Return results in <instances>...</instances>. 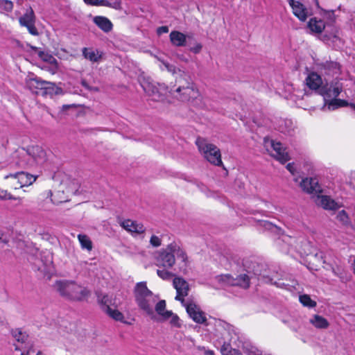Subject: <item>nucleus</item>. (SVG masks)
<instances>
[{
	"label": "nucleus",
	"instance_id": "f257e3e1",
	"mask_svg": "<svg viewBox=\"0 0 355 355\" xmlns=\"http://www.w3.org/2000/svg\"><path fill=\"white\" fill-rule=\"evenodd\" d=\"M134 295L138 307L150 316L151 320H157L153 306L156 302L157 297L148 288L146 282L136 284Z\"/></svg>",
	"mask_w": 355,
	"mask_h": 355
},
{
	"label": "nucleus",
	"instance_id": "f03ea898",
	"mask_svg": "<svg viewBox=\"0 0 355 355\" xmlns=\"http://www.w3.org/2000/svg\"><path fill=\"white\" fill-rule=\"evenodd\" d=\"M56 288L60 295L71 300L87 301L91 295V291L87 287L77 284L74 282L57 281Z\"/></svg>",
	"mask_w": 355,
	"mask_h": 355
},
{
	"label": "nucleus",
	"instance_id": "7ed1b4c3",
	"mask_svg": "<svg viewBox=\"0 0 355 355\" xmlns=\"http://www.w3.org/2000/svg\"><path fill=\"white\" fill-rule=\"evenodd\" d=\"M196 144L200 153L210 164L218 166L223 164L220 150L216 145L208 143L201 137L197 138Z\"/></svg>",
	"mask_w": 355,
	"mask_h": 355
},
{
	"label": "nucleus",
	"instance_id": "20e7f679",
	"mask_svg": "<svg viewBox=\"0 0 355 355\" xmlns=\"http://www.w3.org/2000/svg\"><path fill=\"white\" fill-rule=\"evenodd\" d=\"M141 85L144 91L155 101H163L168 92V87L165 84H159L144 80Z\"/></svg>",
	"mask_w": 355,
	"mask_h": 355
},
{
	"label": "nucleus",
	"instance_id": "39448f33",
	"mask_svg": "<svg viewBox=\"0 0 355 355\" xmlns=\"http://www.w3.org/2000/svg\"><path fill=\"white\" fill-rule=\"evenodd\" d=\"M175 249V243H171L165 249L160 250L156 257V265L164 268H171L175 263L173 251Z\"/></svg>",
	"mask_w": 355,
	"mask_h": 355
},
{
	"label": "nucleus",
	"instance_id": "423d86ee",
	"mask_svg": "<svg viewBox=\"0 0 355 355\" xmlns=\"http://www.w3.org/2000/svg\"><path fill=\"white\" fill-rule=\"evenodd\" d=\"M6 178H12L15 182L13 186L15 189L31 185L37 179V176L24 171H18L15 173H9Z\"/></svg>",
	"mask_w": 355,
	"mask_h": 355
},
{
	"label": "nucleus",
	"instance_id": "0eeeda50",
	"mask_svg": "<svg viewBox=\"0 0 355 355\" xmlns=\"http://www.w3.org/2000/svg\"><path fill=\"white\" fill-rule=\"evenodd\" d=\"M247 264H248V262L244 263V266L247 267L248 272H249V273L252 272L254 275H256V276H257L259 277H261L263 279H265L266 282H268V283H270L272 284H275L278 287H282H282L286 286V284L284 283H280V282H272V279L266 275V266L264 264L259 263H257V262H251V263L249 266H248Z\"/></svg>",
	"mask_w": 355,
	"mask_h": 355
},
{
	"label": "nucleus",
	"instance_id": "6e6552de",
	"mask_svg": "<svg viewBox=\"0 0 355 355\" xmlns=\"http://www.w3.org/2000/svg\"><path fill=\"white\" fill-rule=\"evenodd\" d=\"M218 279L219 282L229 286H239L245 289L250 287V277L245 274L238 275L236 278L229 274L221 275L218 277Z\"/></svg>",
	"mask_w": 355,
	"mask_h": 355
},
{
	"label": "nucleus",
	"instance_id": "1a4fd4ad",
	"mask_svg": "<svg viewBox=\"0 0 355 355\" xmlns=\"http://www.w3.org/2000/svg\"><path fill=\"white\" fill-rule=\"evenodd\" d=\"M35 20L36 17L33 8L28 6L24 14L19 17V22L21 26L26 27L31 35L37 36L39 32L35 25Z\"/></svg>",
	"mask_w": 355,
	"mask_h": 355
},
{
	"label": "nucleus",
	"instance_id": "9d476101",
	"mask_svg": "<svg viewBox=\"0 0 355 355\" xmlns=\"http://www.w3.org/2000/svg\"><path fill=\"white\" fill-rule=\"evenodd\" d=\"M343 84L339 81H331L329 84L323 85L319 90L318 94L324 97L325 102L327 98H336L343 92Z\"/></svg>",
	"mask_w": 355,
	"mask_h": 355
},
{
	"label": "nucleus",
	"instance_id": "9b49d317",
	"mask_svg": "<svg viewBox=\"0 0 355 355\" xmlns=\"http://www.w3.org/2000/svg\"><path fill=\"white\" fill-rule=\"evenodd\" d=\"M187 312L189 317L198 324L207 325L205 313L200 310V307L192 301L184 304Z\"/></svg>",
	"mask_w": 355,
	"mask_h": 355
},
{
	"label": "nucleus",
	"instance_id": "f8f14e48",
	"mask_svg": "<svg viewBox=\"0 0 355 355\" xmlns=\"http://www.w3.org/2000/svg\"><path fill=\"white\" fill-rule=\"evenodd\" d=\"M27 150L28 155L33 165L42 164L46 160V153L45 150L40 146H28Z\"/></svg>",
	"mask_w": 355,
	"mask_h": 355
},
{
	"label": "nucleus",
	"instance_id": "ddd939ff",
	"mask_svg": "<svg viewBox=\"0 0 355 355\" xmlns=\"http://www.w3.org/2000/svg\"><path fill=\"white\" fill-rule=\"evenodd\" d=\"M169 38L171 44L176 47L186 46L191 45L192 36L190 35H185L178 31H173L169 35Z\"/></svg>",
	"mask_w": 355,
	"mask_h": 355
},
{
	"label": "nucleus",
	"instance_id": "4468645a",
	"mask_svg": "<svg viewBox=\"0 0 355 355\" xmlns=\"http://www.w3.org/2000/svg\"><path fill=\"white\" fill-rule=\"evenodd\" d=\"M270 146L275 154L272 156L282 164H285L286 162L291 159L286 148L282 146L281 142H277L274 140H270Z\"/></svg>",
	"mask_w": 355,
	"mask_h": 355
},
{
	"label": "nucleus",
	"instance_id": "2eb2a0df",
	"mask_svg": "<svg viewBox=\"0 0 355 355\" xmlns=\"http://www.w3.org/2000/svg\"><path fill=\"white\" fill-rule=\"evenodd\" d=\"M290 6L293 9V12L300 21H305L309 15L307 8L301 2L295 0H288Z\"/></svg>",
	"mask_w": 355,
	"mask_h": 355
},
{
	"label": "nucleus",
	"instance_id": "dca6fc26",
	"mask_svg": "<svg viewBox=\"0 0 355 355\" xmlns=\"http://www.w3.org/2000/svg\"><path fill=\"white\" fill-rule=\"evenodd\" d=\"M300 186L302 189L307 193H317L322 191L316 178H304L300 182Z\"/></svg>",
	"mask_w": 355,
	"mask_h": 355
},
{
	"label": "nucleus",
	"instance_id": "f3484780",
	"mask_svg": "<svg viewBox=\"0 0 355 355\" xmlns=\"http://www.w3.org/2000/svg\"><path fill=\"white\" fill-rule=\"evenodd\" d=\"M16 164L21 168L34 166L31 162L27 148H21L16 151Z\"/></svg>",
	"mask_w": 355,
	"mask_h": 355
},
{
	"label": "nucleus",
	"instance_id": "a211bd4d",
	"mask_svg": "<svg viewBox=\"0 0 355 355\" xmlns=\"http://www.w3.org/2000/svg\"><path fill=\"white\" fill-rule=\"evenodd\" d=\"M46 82V81L42 80L40 78L35 76L34 78L27 79L26 81V87L33 93H35L37 95H41Z\"/></svg>",
	"mask_w": 355,
	"mask_h": 355
},
{
	"label": "nucleus",
	"instance_id": "6ab92c4d",
	"mask_svg": "<svg viewBox=\"0 0 355 355\" xmlns=\"http://www.w3.org/2000/svg\"><path fill=\"white\" fill-rule=\"evenodd\" d=\"M305 80L307 87L311 90L316 91L318 94L320 89L323 86L322 78L316 72L310 73Z\"/></svg>",
	"mask_w": 355,
	"mask_h": 355
},
{
	"label": "nucleus",
	"instance_id": "aec40b11",
	"mask_svg": "<svg viewBox=\"0 0 355 355\" xmlns=\"http://www.w3.org/2000/svg\"><path fill=\"white\" fill-rule=\"evenodd\" d=\"M155 310L157 313L159 315V318L157 317V320H153L157 322L166 321L171 318L173 315L171 311L166 310V301L164 300H159L155 307Z\"/></svg>",
	"mask_w": 355,
	"mask_h": 355
},
{
	"label": "nucleus",
	"instance_id": "412c9836",
	"mask_svg": "<svg viewBox=\"0 0 355 355\" xmlns=\"http://www.w3.org/2000/svg\"><path fill=\"white\" fill-rule=\"evenodd\" d=\"M180 92H177L180 95L182 101H190V99L196 98L198 95V90L195 87L194 83L189 86H182Z\"/></svg>",
	"mask_w": 355,
	"mask_h": 355
},
{
	"label": "nucleus",
	"instance_id": "4be33fe9",
	"mask_svg": "<svg viewBox=\"0 0 355 355\" xmlns=\"http://www.w3.org/2000/svg\"><path fill=\"white\" fill-rule=\"evenodd\" d=\"M320 69L326 75H334L339 73L340 64L337 62L326 61L320 64Z\"/></svg>",
	"mask_w": 355,
	"mask_h": 355
},
{
	"label": "nucleus",
	"instance_id": "5701e85b",
	"mask_svg": "<svg viewBox=\"0 0 355 355\" xmlns=\"http://www.w3.org/2000/svg\"><path fill=\"white\" fill-rule=\"evenodd\" d=\"M94 23L103 32L109 33L113 28V24L111 21L103 16H96L93 19Z\"/></svg>",
	"mask_w": 355,
	"mask_h": 355
},
{
	"label": "nucleus",
	"instance_id": "b1692460",
	"mask_svg": "<svg viewBox=\"0 0 355 355\" xmlns=\"http://www.w3.org/2000/svg\"><path fill=\"white\" fill-rule=\"evenodd\" d=\"M174 288L177 292L183 293L184 295H188L189 285L188 282L182 277H175L173 281Z\"/></svg>",
	"mask_w": 355,
	"mask_h": 355
},
{
	"label": "nucleus",
	"instance_id": "393cba45",
	"mask_svg": "<svg viewBox=\"0 0 355 355\" xmlns=\"http://www.w3.org/2000/svg\"><path fill=\"white\" fill-rule=\"evenodd\" d=\"M121 226L126 230L135 233H143L145 231L142 224L137 223L131 220H125L121 223Z\"/></svg>",
	"mask_w": 355,
	"mask_h": 355
},
{
	"label": "nucleus",
	"instance_id": "a878e982",
	"mask_svg": "<svg viewBox=\"0 0 355 355\" xmlns=\"http://www.w3.org/2000/svg\"><path fill=\"white\" fill-rule=\"evenodd\" d=\"M307 26L311 32L321 33L325 28V24L322 19H317L316 17H313L309 21Z\"/></svg>",
	"mask_w": 355,
	"mask_h": 355
},
{
	"label": "nucleus",
	"instance_id": "bb28decb",
	"mask_svg": "<svg viewBox=\"0 0 355 355\" xmlns=\"http://www.w3.org/2000/svg\"><path fill=\"white\" fill-rule=\"evenodd\" d=\"M61 94H62V88L56 87L55 83L46 81L41 95L43 96L47 95L52 96L53 95H59Z\"/></svg>",
	"mask_w": 355,
	"mask_h": 355
},
{
	"label": "nucleus",
	"instance_id": "cd10ccee",
	"mask_svg": "<svg viewBox=\"0 0 355 355\" xmlns=\"http://www.w3.org/2000/svg\"><path fill=\"white\" fill-rule=\"evenodd\" d=\"M310 322L318 329H327L328 328L329 323L327 319L319 315H314Z\"/></svg>",
	"mask_w": 355,
	"mask_h": 355
},
{
	"label": "nucleus",
	"instance_id": "c85d7f7f",
	"mask_svg": "<svg viewBox=\"0 0 355 355\" xmlns=\"http://www.w3.org/2000/svg\"><path fill=\"white\" fill-rule=\"evenodd\" d=\"M325 104L327 105L328 108L329 110H336L339 107H347L349 105V103L347 101L337 98V97L329 100L328 101L325 102Z\"/></svg>",
	"mask_w": 355,
	"mask_h": 355
},
{
	"label": "nucleus",
	"instance_id": "c756f323",
	"mask_svg": "<svg viewBox=\"0 0 355 355\" xmlns=\"http://www.w3.org/2000/svg\"><path fill=\"white\" fill-rule=\"evenodd\" d=\"M176 83L178 84V88L175 89V92H180L182 89V86L184 87L186 86H189L193 83L191 76L185 73H183L180 75V76L177 79Z\"/></svg>",
	"mask_w": 355,
	"mask_h": 355
},
{
	"label": "nucleus",
	"instance_id": "7c9ffc66",
	"mask_svg": "<svg viewBox=\"0 0 355 355\" xmlns=\"http://www.w3.org/2000/svg\"><path fill=\"white\" fill-rule=\"evenodd\" d=\"M96 295L97 297L98 304L101 306L102 309L104 311H106L107 307H110V304L111 302V300L109 298L108 295L105 294H102L99 291H96Z\"/></svg>",
	"mask_w": 355,
	"mask_h": 355
},
{
	"label": "nucleus",
	"instance_id": "2f4dec72",
	"mask_svg": "<svg viewBox=\"0 0 355 355\" xmlns=\"http://www.w3.org/2000/svg\"><path fill=\"white\" fill-rule=\"evenodd\" d=\"M12 336L17 341L21 343H24L28 338V335L21 331V329H12L10 331Z\"/></svg>",
	"mask_w": 355,
	"mask_h": 355
},
{
	"label": "nucleus",
	"instance_id": "473e14b6",
	"mask_svg": "<svg viewBox=\"0 0 355 355\" xmlns=\"http://www.w3.org/2000/svg\"><path fill=\"white\" fill-rule=\"evenodd\" d=\"M78 239L80 243L82 248L86 249L88 251L92 249V243L89 237L85 234H78Z\"/></svg>",
	"mask_w": 355,
	"mask_h": 355
},
{
	"label": "nucleus",
	"instance_id": "72a5a7b5",
	"mask_svg": "<svg viewBox=\"0 0 355 355\" xmlns=\"http://www.w3.org/2000/svg\"><path fill=\"white\" fill-rule=\"evenodd\" d=\"M82 51L84 58L92 62H98L101 58V55L98 56L95 51L85 47L83 49Z\"/></svg>",
	"mask_w": 355,
	"mask_h": 355
},
{
	"label": "nucleus",
	"instance_id": "f704fd0d",
	"mask_svg": "<svg viewBox=\"0 0 355 355\" xmlns=\"http://www.w3.org/2000/svg\"><path fill=\"white\" fill-rule=\"evenodd\" d=\"M321 202L325 209L334 210L338 208V204L327 196H322Z\"/></svg>",
	"mask_w": 355,
	"mask_h": 355
},
{
	"label": "nucleus",
	"instance_id": "c9c22d12",
	"mask_svg": "<svg viewBox=\"0 0 355 355\" xmlns=\"http://www.w3.org/2000/svg\"><path fill=\"white\" fill-rule=\"evenodd\" d=\"M300 302L304 306L313 308L316 306V302L313 300L309 295L304 294L300 296Z\"/></svg>",
	"mask_w": 355,
	"mask_h": 355
},
{
	"label": "nucleus",
	"instance_id": "e433bc0d",
	"mask_svg": "<svg viewBox=\"0 0 355 355\" xmlns=\"http://www.w3.org/2000/svg\"><path fill=\"white\" fill-rule=\"evenodd\" d=\"M105 312L114 320L123 322L124 316L123 313L119 310L112 309L110 307H107V311Z\"/></svg>",
	"mask_w": 355,
	"mask_h": 355
},
{
	"label": "nucleus",
	"instance_id": "4c0bfd02",
	"mask_svg": "<svg viewBox=\"0 0 355 355\" xmlns=\"http://www.w3.org/2000/svg\"><path fill=\"white\" fill-rule=\"evenodd\" d=\"M336 218L344 225H348L350 223L349 216L345 210L340 211Z\"/></svg>",
	"mask_w": 355,
	"mask_h": 355
},
{
	"label": "nucleus",
	"instance_id": "58836bf2",
	"mask_svg": "<svg viewBox=\"0 0 355 355\" xmlns=\"http://www.w3.org/2000/svg\"><path fill=\"white\" fill-rule=\"evenodd\" d=\"M157 274L160 278H162L164 280H169L171 278L175 276V275L173 272L166 270V268L163 270L158 269L157 270Z\"/></svg>",
	"mask_w": 355,
	"mask_h": 355
},
{
	"label": "nucleus",
	"instance_id": "ea45409f",
	"mask_svg": "<svg viewBox=\"0 0 355 355\" xmlns=\"http://www.w3.org/2000/svg\"><path fill=\"white\" fill-rule=\"evenodd\" d=\"M103 6L112 8L116 10H120L121 8V0H114L112 2H110L107 0H104L103 3Z\"/></svg>",
	"mask_w": 355,
	"mask_h": 355
},
{
	"label": "nucleus",
	"instance_id": "a19ab883",
	"mask_svg": "<svg viewBox=\"0 0 355 355\" xmlns=\"http://www.w3.org/2000/svg\"><path fill=\"white\" fill-rule=\"evenodd\" d=\"M321 11L322 12V15H324V17H325L327 20L333 23L335 22L336 15L334 10H327L323 8H321Z\"/></svg>",
	"mask_w": 355,
	"mask_h": 355
},
{
	"label": "nucleus",
	"instance_id": "79ce46f5",
	"mask_svg": "<svg viewBox=\"0 0 355 355\" xmlns=\"http://www.w3.org/2000/svg\"><path fill=\"white\" fill-rule=\"evenodd\" d=\"M0 8L10 12L13 8V3L11 1L0 0Z\"/></svg>",
	"mask_w": 355,
	"mask_h": 355
},
{
	"label": "nucleus",
	"instance_id": "37998d69",
	"mask_svg": "<svg viewBox=\"0 0 355 355\" xmlns=\"http://www.w3.org/2000/svg\"><path fill=\"white\" fill-rule=\"evenodd\" d=\"M173 253L177 255L178 257H180L182 261H186L187 259V254L175 243V249L173 251Z\"/></svg>",
	"mask_w": 355,
	"mask_h": 355
},
{
	"label": "nucleus",
	"instance_id": "c03bdc74",
	"mask_svg": "<svg viewBox=\"0 0 355 355\" xmlns=\"http://www.w3.org/2000/svg\"><path fill=\"white\" fill-rule=\"evenodd\" d=\"M232 349L233 348L232 347L230 343L224 342L223 345L220 348V352L222 355H230Z\"/></svg>",
	"mask_w": 355,
	"mask_h": 355
},
{
	"label": "nucleus",
	"instance_id": "a18cd8bd",
	"mask_svg": "<svg viewBox=\"0 0 355 355\" xmlns=\"http://www.w3.org/2000/svg\"><path fill=\"white\" fill-rule=\"evenodd\" d=\"M171 317V320L170 321L171 324L177 328H180L181 327V323L180 322L179 317L176 314H174L173 313Z\"/></svg>",
	"mask_w": 355,
	"mask_h": 355
},
{
	"label": "nucleus",
	"instance_id": "49530a36",
	"mask_svg": "<svg viewBox=\"0 0 355 355\" xmlns=\"http://www.w3.org/2000/svg\"><path fill=\"white\" fill-rule=\"evenodd\" d=\"M202 49V45L200 43L197 42L193 46L189 47V50L195 54H198L201 51Z\"/></svg>",
	"mask_w": 355,
	"mask_h": 355
},
{
	"label": "nucleus",
	"instance_id": "de8ad7c7",
	"mask_svg": "<svg viewBox=\"0 0 355 355\" xmlns=\"http://www.w3.org/2000/svg\"><path fill=\"white\" fill-rule=\"evenodd\" d=\"M150 243L153 247H159L161 245V239L158 236L153 235L150 238Z\"/></svg>",
	"mask_w": 355,
	"mask_h": 355
},
{
	"label": "nucleus",
	"instance_id": "09e8293b",
	"mask_svg": "<svg viewBox=\"0 0 355 355\" xmlns=\"http://www.w3.org/2000/svg\"><path fill=\"white\" fill-rule=\"evenodd\" d=\"M81 85L86 89L89 90V91H94V92H98V87H91L89 86V85L87 83V82L85 80H81Z\"/></svg>",
	"mask_w": 355,
	"mask_h": 355
},
{
	"label": "nucleus",
	"instance_id": "8fccbe9b",
	"mask_svg": "<svg viewBox=\"0 0 355 355\" xmlns=\"http://www.w3.org/2000/svg\"><path fill=\"white\" fill-rule=\"evenodd\" d=\"M163 64L164 65L165 68L167 69L168 71L171 72L173 73H175L176 71V67L175 65L169 64L167 62H162Z\"/></svg>",
	"mask_w": 355,
	"mask_h": 355
},
{
	"label": "nucleus",
	"instance_id": "3c124183",
	"mask_svg": "<svg viewBox=\"0 0 355 355\" xmlns=\"http://www.w3.org/2000/svg\"><path fill=\"white\" fill-rule=\"evenodd\" d=\"M38 55L43 61L46 62H49L50 61V60H49V57L52 56L51 55L42 51H39Z\"/></svg>",
	"mask_w": 355,
	"mask_h": 355
},
{
	"label": "nucleus",
	"instance_id": "603ef678",
	"mask_svg": "<svg viewBox=\"0 0 355 355\" xmlns=\"http://www.w3.org/2000/svg\"><path fill=\"white\" fill-rule=\"evenodd\" d=\"M1 193L4 195L1 196V200H17L19 198H15L12 196L10 193H8L7 191H2Z\"/></svg>",
	"mask_w": 355,
	"mask_h": 355
},
{
	"label": "nucleus",
	"instance_id": "864d4df0",
	"mask_svg": "<svg viewBox=\"0 0 355 355\" xmlns=\"http://www.w3.org/2000/svg\"><path fill=\"white\" fill-rule=\"evenodd\" d=\"M186 295H184L183 294V293H180V292H177V295L175 297V299L178 301H180L182 304L184 306V304H187L188 302H185L184 299V297H185Z\"/></svg>",
	"mask_w": 355,
	"mask_h": 355
},
{
	"label": "nucleus",
	"instance_id": "5fc2aeb1",
	"mask_svg": "<svg viewBox=\"0 0 355 355\" xmlns=\"http://www.w3.org/2000/svg\"><path fill=\"white\" fill-rule=\"evenodd\" d=\"M84 1L92 6H103L104 0H84Z\"/></svg>",
	"mask_w": 355,
	"mask_h": 355
},
{
	"label": "nucleus",
	"instance_id": "6e6d98bb",
	"mask_svg": "<svg viewBox=\"0 0 355 355\" xmlns=\"http://www.w3.org/2000/svg\"><path fill=\"white\" fill-rule=\"evenodd\" d=\"M169 31L168 27L166 26H162L160 27H158L157 29V33L158 35H161L162 33H166Z\"/></svg>",
	"mask_w": 355,
	"mask_h": 355
},
{
	"label": "nucleus",
	"instance_id": "4d7b16f0",
	"mask_svg": "<svg viewBox=\"0 0 355 355\" xmlns=\"http://www.w3.org/2000/svg\"><path fill=\"white\" fill-rule=\"evenodd\" d=\"M286 168L292 175H295V168L294 167V163L293 162L288 163L286 165Z\"/></svg>",
	"mask_w": 355,
	"mask_h": 355
},
{
	"label": "nucleus",
	"instance_id": "13d9d810",
	"mask_svg": "<svg viewBox=\"0 0 355 355\" xmlns=\"http://www.w3.org/2000/svg\"><path fill=\"white\" fill-rule=\"evenodd\" d=\"M263 225L266 229H268L270 230H272L274 228H277L276 225H274L272 223H271L268 221H264Z\"/></svg>",
	"mask_w": 355,
	"mask_h": 355
},
{
	"label": "nucleus",
	"instance_id": "bf43d9fd",
	"mask_svg": "<svg viewBox=\"0 0 355 355\" xmlns=\"http://www.w3.org/2000/svg\"><path fill=\"white\" fill-rule=\"evenodd\" d=\"M248 355H260L259 351L255 348H252L251 349H249Z\"/></svg>",
	"mask_w": 355,
	"mask_h": 355
},
{
	"label": "nucleus",
	"instance_id": "052dcab7",
	"mask_svg": "<svg viewBox=\"0 0 355 355\" xmlns=\"http://www.w3.org/2000/svg\"><path fill=\"white\" fill-rule=\"evenodd\" d=\"M315 258H317L318 260L321 261L322 263H325V261L324 259V256L322 252L316 253L315 255Z\"/></svg>",
	"mask_w": 355,
	"mask_h": 355
},
{
	"label": "nucleus",
	"instance_id": "680f3d73",
	"mask_svg": "<svg viewBox=\"0 0 355 355\" xmlns=\"http://www.w3.org/2000/svg\"><path fill=\"white\" fill-rule=\"evenodd\" d=\"M230 355H242V354L240 352L239 350L236 349H232Z\"/></svg>",
	"mask_w": 355,
	"mask_h": 355
},
{
	"label": "nucleus",
	"instance_id": "e2e57ef3",
	"mask_svg": "<svg viewBox=\"0 0 355 355\" xmlns=\"http://www.w3.org/2000/svg\"><path fill=\"white\" fill-rule=\"evenodd\" d=\"M49 60H50L49 63L51 64H57V60L53 55L51 57H49Z\"/></svg>",
	"mask_w": 355,
	"mask_h": 355
},
{
	"label": "nucleus",
	"instance_id": "0e129e2a",
	"mask_svg": "<svg viewBox=\"0 0 355 355\" xmlns=\"http://www.w3.org/2000/svg\"><path fill=\"white\" fill-rule=\"evenodd\" d=\"M205 355H214V352L212 350H207L205 352Z\"/></svg>",
	"mask_w": 355,
	"mask_h": 355
},
{
	"label": "nucleus",
	"instance_id": "69168bd1",
	"mask_svg": "<svg viewBox=\"0 0 355 355\" xmlns=\"http://www.w3.org/2000/svg\"><path fill=\"white\" fill-rule=\"evenodd\" d=\"M21 355H29V352L27 351V352H24L21 354Z\"/></svg>",
	"mask_w": 355,
	"mask_h": 355
},
{
	"label": "nucleus",
	"instance_id": "338daca9",
	"mask_svg": "<svg viewBox=\"0 0 355 355\" xmlns=\"http://www.w3.org/2000/svg\"><path fill=\"white\" fill-rule=\"evenodd\" d=\"M349 105H350V106H351V107H352V108L355 110V104H354V103H350V104H349Z\"/></svg>",
	"mask_w": 355,
	"mask_h": 355
},
{
	"label": "nucleus",
	"instance_id": "774afa93",
	"mask_svg": "<svg viewBox=\"0 0 355 355\" xmlns=\"http://www.w3.org/2000/svg\"><path fill=\"white\" fill-rule=\"evenodd\" d=\"M15 349L16 351H19V350H20V348L17 345H16L15 347Z\"/></svg>",
	"mask_w": 355,
	"mask_h": 355
}]
</instances>
